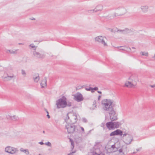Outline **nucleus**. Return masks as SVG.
<instances>
[{"mask_svg":"<svg viewBox=\"0 0 155 155\" xmlns=\"http://www.w3.org/2000/svg\"><path fill=\"white\" fill-rule=\"evenodd\" d=\"M101 105L103 109L106 111H108L109 114L110 118L111 121L117 119V115L114 110V107L115 104L113 100L104 99L101 101Z\"/></svg>","mask_w":155,"mask_h":155,"instance_id":"1","label":"nucleus"},{"mask_svg":"<svg viewBox=\"0 0 155 155\" xmlns=\"http://www.w3.org/2000/svg\"><path fill=\"white\" fill-rule=\"evenodd\" d=\"M56 105L57 108L59 109L64 108L67 106V99L65 97L63 96L61 98L56 101Z\"/></svg>","mask_w":155,"mask_h":155,"instance_id":"2","label":"nucleus"},{"mask_svg":"<svg viewBox=\"0 0 155 155\" xmlns=\"http://www.w3.org/2000/svg\"><path fill=\"white\" fill-rule=\"evenodd\" d=\"M65 128L67 130L68 134L73 133L74 132H77L78 131V127L73 124H68L65 126Z\"/></svg>","mask_w":155,"mask_h":155,"instance_id":"3","label":"nucleus"},{"mask_svg":"<svg viewBox=\"0 0 155 155\" xmlns=\"http://www.w3.org/2000/svg\"><path fill=\"white\" fill-rule=\"evenodd\" d=\"M5 151L8 153L14 154L18 153V149L10 146H8L5 148Z\"/></svg>","mask_w":155,"mask_h":155,"instance_id":"4","label":"nucleus"},{"mask_svg":"<svg viewBox=\"0 0 155 155\" xmlns=\"http://www.w3.org/2000/svg\"><path fill=\"white\" fill-rule=\"evenodd\" d=\"M105 37L99 36L95 38V41L98 42L103 45L104 46H107V44L105 42V39H106Z\"/></svg>","mask_w":155,"mask_h":155,"instance_id":"5","label":"nucleus"},{"mask_svg":"<svg viewBox=\"0 0 155 155\" xmlns=\"http://www.w3.org/2000/svg\"><path fill=\"white\" fill-rule=\"evenodd\" d=\"M128 79L130 80L133 83L136 85L137 82L139 81L138 76L137 74H132L129 78Z\"/></svg>","mask_w":155,"mask_h":155,"instance_id":"6","label":"nucleus"},{"mask_svg":"<svg viewBox=\"0 0 155 155\" xmlns=\"http://www.w3.org/2000/svg\"><path fill=\"white\" fill-rule=\"evenodd\" d=\"M32 54L37 59H42L45 57V54H41L36 51H34Z\"/></svg>","mask_w":155,"mask_h":155,"instance_id":"7","label":"nucleus"},{"mask_svg":"<svg viewBox=\"0 0 155 155\" xmlns=\"http://www.w3.org/2000/svg\"><path fill=\"white\" fill-rule=\"evenodd\" d=\"M115 10L117 11L119 13V15L122 16L125 14L127 12L126 9L123 7H119L116 8L115 9Z\"/></svg>","mask_w":155,"mask_h":155,"instance_id":"8","label":"nucleus"},{"mask_svg":"<svg viewBox=\"0 0 155 155\" xmlns=\"http://www.w3.org/2000/svg\"><path fill=\"white\" fill-rule=\"evenodd\" d=\"M149 7L147 5H141L140 7V9L141 12L143 13L147 12L149 10Z\"/></svg>","mask_w":155,"mask_h":155,"instance_id":"9","label":"nucleus"},{"mask_svg":"<svg viewBox=\"0 0 155 155\" xmlns=\"http://www.w3.org/2000/svg\"><path fill=\"white\" fill-rule=\"evenodd\" d=\"M123 135V132L120 130L117 129L116 130L112 132L110 135V136H113L115 135H120L122 136Z\"/></svg>","mask_w":155,"mask_h":155,"instance_id":"10","label":"nucleus"},{"mask_svg":"<svg viewBox=\"0 0 155 155\" xmlns=\"http://www.w3.org/2000/svg\"><path fill=\"white\" fill-rule=\"evenodd\" d=\"M124 142L127 144H130L131 142L133 140L132 137L130 135H128V136L124 139Z\"/></svg>","mask_w":155,"mask_h":155,"instance_id":"11","label":"nucleus"},{"mask_svg":"<svg viewBox=\"0 0 155 155\" xmlns=\"http://www.w3.org/2000/svg\"><path fill=\"white\" fill-rule=\"evenodd\" d=\"M75 99L78 102H80L83 100L84 98L82 95L80 93H78L74 96Z\"/></svg>","mask_w":155,"mask_h":155,"instance_id":"12","label":"nucleus"},{"mask_svg":"<svg viewBox=\"0 0 155 155\" xmlns=\"http://www.w3.org/2000/svg\"><path fill=\"white\" fill-rule=\"evenodd\" d=\"M136 85L133 83V82H132L131 81H128L125 83L124 86L126 87L129 88H131L133 87H134Z\"/></svg>","mask_w":155,"mask_h":155,"instance_id":"13","label":"nucleus"},{"mask_svg":"<svg viewBox=\"0 0 155 155\" xmlns=\"http://www.w3.org/2000/svg\"><path fill=\"white\" fill-rule=\"evenodd\" d=\"M13 75L10 76L8 75L5 76V75H4L3 76H2V78L3 79V80L4 81H7L10 80L12 78H13Z\"/></svg>","mask_w":155,"mask_h":155,"instance_id":"14","label":"nucleus"},{"mask_svg":"<svg viewBox=\"0 0 155 155\" xmlns=\"http://www.w3.org/2000/svg\"><path fill=\"white\" fill-rule=\"evenodd\" d=\"M103 6L102 5L99 4L97 5L95 8V12H97L98 11H101L103 10Z\"/></svg>","mask_w":155,"mask_h":155,"instance_id":"15","label":"nucleus"},{"mask_svg":"<svg viewBox=\"0 0 155 155\" xmlns=\"http://www.w3.org/2000/svg\"><path fill=\"white\" fill-rule=\"evenodd\" d=\"M6 117L8 119H11L12 120L15 121H17L19 119L18 117L15 115L11 116L8 115L6 116Z\"/></svg>","mask_w":155,"mask_h":155,"instance_id":"16","label":"nucleus"},{"mask_svg":"<svg viewBox=\"0 0 155 155\" xmlns=\"http://www.w3.org/2000/svg\"><path fill=\"white\" fill-rule=\"evenodd\" d=\"M104 19L107 21H111L113 20V16L112 15H108L107 16L104 17Z\"/></svg>","mask_w":155,"mask_h":155,"instance_id":"17","label":"nucleus"},{"mask_svg":"<svg viewBox=\"0 0 155 155\" xmlns=\"http://www.w3.org/2000/svg\"><path fill=\"white\" fill-rule=\"evenodd\" d=\"M106 125L109 130H111L114 128L113 122H109L106 123Z\"/></svg>","mask_w":155,"mask_h":155,"instance_id":"18","label":"nucleus"},{"mask_svg":"<svg viewBox=\"0 0 155 155\" xmlns=\"http://www.w3.org/2000/svg\"><path fill=\"white\" fill-rule=\"evenodd\" d=\"M77 116L76 114H73L72 115L71 119L70 120V122L74 124L77 122Z\"/></svg>","mask_w":155,"mask_h":155,"instance_id":"19","label":"nucleus"},{"mask_svg":"<svg viewBox=\"0 0 155 155\" xmlns=\"http://www.w3.org/2000/svg\"><path fill=\"white\" fill-rule=\"evenodd\" d=\"M41 85L42 88L44 87L47 85V80L46 79H44L42 81L41 83Z\"/></svg>","mask_w":155,"mask_h":155,"instance_id":"20","label":"nucleus"},{"mask_svg":"<svg viewBox=\"0 0 155 155\" xmlns=\"http://www.w3.org/2000/svg\"><path fill=\"white\" fill-rule=\"evenodd\" d=\"M20 151L21 152L25 153L27 155L29 154V152L28 150V149H25L24 148H21L20 149Z\"/></svg>","mask_w":155,"mask_h":155,"instance_id":"21","label":"nucleus"},{"mask_svg":"<svg viewBox=\"0 0 155 155\" xmlns=\"http://www.w3.org/2000/svg\"><path fill=\"white\" fill-rule=\"evenodd\" d=\"M114 128H117L119 127L121 125V124L119 122H113Z\"/></svg>","mask_w":155,"mask_h":155,"instance_id":"22","label":"nucleus"},{"mask_svg":"<svg viewBox=\"0 0 155 155\" xmlns=\"http://www.w3.org/2000/svg\"><path fill=\"white\" fill-rule=\"evenodd\" d=\"M18 50H16L15 51L11 50H8L6 51V52L7 53H10L12 54H15L16 53V51Z\"/></svg>","mask_w":155,"mask_h":155,"instance_id":"23","label":"nucleus"},{"mask_svg":"<svg viewBox=\"0 0 155 155\" xmlns=\"http://www.w3.org/2000/svg\"><path fill=\"white\" fill-rule=\"evenodd\" d=\"M69 119H70L69 117V116L68 115V114L66 115V118L65 119V120L66 123H68L69 124L71 123V122H70V120L69 121H68V120Z\"/></svg>","mask_w":155,"mask_h":155,"instance_id":"24","label":"nucleus"},{"mask_svg":"<svg viewBox=\"0 0 155 155\" xmlns=\"http://www.w3.org/2000/svg\"><path fill=\"white\" fill-rule=\"evenodd\" d=\"M70 141L71 142V150H72L74 147V143L73 140H72L71 139H70Z\"/></svg>","mask_w":155,"mask_h":155,"instance_id":"25","label":"nucleus"},{"mask_svg":"<svg viewBox=\"0 0 155 155\" xmlns=\"http://www.w3.org/2000/svg\"><path fill=\"white\" fill-rule=\"evenodd\" d=\"M29 47H31V48H34V51H36V48L37 47V46H35L33 44H31L29 45Z\"/></svg>","mask_w":155,"mask_h":155,"instance_id":"26","label":"nucleus"},{"mask_svg":"<svg viewBox=\"0 0 155 155\" xmlns=\"http://www.w3.org/2000/svg\"><path fill=\"white\" fill-rule=\"evenodd\" d=\"M39 77L38 75L35 78H34V80L35 82H38L39 80Z\"/></svg>","mask_w":155,"mask_h":155,"instance_id":"27","label":"nucleus"},{"mask_svg":"<svg viewBox=\"0 0 155 155\" xmlns=\"http://www.w3.org/2000/svg\"><path fill=\"white\" fill-rule=\"evenodd\" d=\"M95 9L90 10L87 11V12L89 14L93 13L95 12Z\"/></svg>","mask_w":155,"mask_h":155,"instance_id":"28","label":"nucleus"},{"mask_svg":"<svg viewBox=\"0 0 155 155\" xmlns=\"http://www.w3.org/2000/svg\"><path fill=\"white\" fill-rule=\"evenodd\" d=\"M112 16H113V18H114V17L118 16H120L119 15V13H117L115 12L114 13V15H112Z\"/></svg>","mask_w":155,"mask_h":155,"instance_id":"29","label":"nucleus"},{"mask_svg":"<svg viewBox=\"0 0 155 155\" xmlns=\"http://www.w3.org/2000/svg\"><path fill=\"white\" fill-rule=\"evenodd\" d=\"M127 29H126V30H118V31H120V32H122V33H124V34H125V33H127Z\"/></svg>","mask_w":155,"mask_h":155,"instance_id":"30","label":"nucleus"},{"mask_svg":"<svg viewBox=\"0 0 155 155\" xmlns=\"http://www.w3.org/2000/svg\"><path fill=\"white\" fill-rule=\"evenodd\" d=\"M97 151V153H98V152H100V155H101V151H100V150L99 149H97L95 151H93V152H92L91 153H92V154H90V155H93V152H95V151ZM101 155H105L104 154H102Z\"/></svg>","mask_w":155,"mask_h":155,"instance_id":"31","label":"nucleus"},{"mask_svg":"<svg viewBox=\"0 0 155 155\" xmlns=\"http://www.w3.org/2000/svg\"><path fill=\"white\" fill-rule=\"evenodd\" d=\"M141 53L142 55H144L146 56H148V53L147 52H141Z\"/></svg>","mask_w":155,"mask_h":155,"instance_id":"32","label":"nucleus"},{"mask_svg":"<svg viewBox=\"0 0 155 155\" xmlns=\"http://www.w3.org/2000/svg\"><path fill=\"white\" fill-rule=\"evenodd\" d=\"M124 151V149L122 147L119 150H118V153H124L123 151Z\"/></svg>","mask_w":155,"mask_h":155,"instance_id":"33","label":"nucleus"},{"mask_svg":"<svg viewBox=\"0 0 155 155\" xmlns=\"http://www.w3.org/2000/svg\"><path fill=\"white\" fill-rule=\"evenodd\" d=\"M21 73L25 77L26 74L25 71L24 70H21Z\"/></svg>","mask_w":155,"mask_h":155,"instance_id":"34","label":"nucleus"},{"mask_svg":"<svg viewBox=\"0 0 155 155\" xmlns=\"http://www.w3.org/2000/svg\"><path fill=\"white\" fill-rule=\"evenodd\" d=\"M45 144L48 146L51 147V143L49 142H47L45 143Z\"/></svg>","mask_w":155,"mask_h":155,"instance_id":"35","label":"nucleus"},{"mask_svg":"<svg viewBox=\"0 0 155 155\" xmlns=\"http://www.w3.org/2000/svg\"><path fill=\"white\" fill-rule=\"evenodd\" d=\"M93 155H101L100 152H99L98 153H97V152L96 151L95 152H93Z\"/></svg>","mask_w":155,"mask_h":155,"instance_id":"36","label":"nucleus"},{"mask_svg":"<svg viewBox=\"0 0 155 155\" xmlns=\"http://www.w3.org/2000/svg\"><path fill=\"white\" fill-rule=\"evenodd\" d=\"M122 47H121V46H120V47H117L116 48H118L119 49V51H120V50H125V49L124 48H122Z\"/></svg>","mask_w":155,"mask_h":155,"instance_id":"37","label":"nucleus"},{"mask_svg":"<svg viewBox=\"0 0 155 155\" xmlns=\"http://www.w3.org/2000/svg\"><path fill=\"white\" fill-rule=\"evenodd\" d=\"M72 103L71 102H67V106L68 107H70L71 106Z\"/></svg>","mask_w":155,"mask_h":155,"instance_id":"38","label":"nucleus"},{"mask_svg":"<svg viewBox=\"0 0 155 155\" xmlns=\"http://www.w3.org/2000/svg\"><path fill=\"white\" fill-rule=\"evenodd\" d=\"M82 121L84 123H86L87 122V120L85 118H83L82 119Z\"/></svg>","mask_w":155,"mask_h":155,"instance_id":"39","label":"nucleus"},{"mask_svg":"<svg viewBox=\"0 0 155 155\" xmlns=\"http://www.w3.org/2000/svg\"><path fill=\"white\" fill-rule=\"evenodd\" d=\"M92 89V87H90L89 88H85V90L87 91H90Z\"/></svg>","mask_w":155,"mask_h":155,"instance_id":"40","label":"nucleus"},{"mask_svg":"<svg viewBox=\"0 0 155 155\" xmlns=\"http://www.w3.org/2000/svg\"><path fill=\"white\" fill-rule=\"evenodd\" d=\"M3 134L4 135H6V136H8L9 133L8 132H6V133L4 132L3 133Z\"/></svg>","mask_w":155,"mask_h":155,"instance_id":"41","label":"nucleus"},{"mask_svg":"<svg viewBox=\"0 0 155 155\" xmlns=\"http://www.w3.org/2000/svg\"><path fill=\"white\" fill-rule=\"evenodd\" d=\"M92 89H93L94 90L97 91L98 90V88L97 87H95L94 88H92Z\"/></svg>","mask_w":155,"mask_h":155,"instance_id":"42","label":"nucleus"},{"mask_svg":"<svg viewBox=\"0 0 155 155\" xmlns=\"http://www.w3.org/2000/svg\"><path fill=\"white\" fill-rule=\"evenodd\" d=\"M117 155H125L124 153H118Z\"/></svg>","mask_w":155,"mask_h":155,"instance_id":"43","label":"nucleus"},{"mask_svg":"<svg viewBox=\"0 0 155 155\" xmlns=\"http://www.w3.org/2000/svg\"><path fill=\"white\" fill-rule=\"evenodd\" d=\"M75 152V151L72 152L70 153L69 154H68V155H73L72 154L74 153Z\"/></svg>","mask_w":155,"mask_h":155,"instance_id":"44","label":"nucleus"},{"mask_svg":"<svg viewBox=\"0 0 155 155\" xmlns=\"http://www.w3.org/2000/svg\"><path fill=\"white\" fill-rule=\"evenodd\" d=\"M150 86L152 88L154 87H155V85H150Z\"/></svg>","mask_w":155,"mask_h":155,"instance_id":"45","label":"nucleus"},{"mask_svg":"<svg viewBox=\"0 0 155 155\" xmlns=\"http://www.w3.org/2000/svg\"><path fill=\"white\" fill-rule=\"evenodd\" d=\"M128 134H123V137H124L126 136H128Z\"/></svg>","mask_w":155,"mask_h":155,"instance_id":"46","label":"nucleus"},{"mask_svg":"<svg viewBox=\"0 0 155 155\" xmlns=\"http://www.w3.org/2000/svg\"><path fill=\"white\" fill-rule=\"evenodd\" d=\"M111 148H112L113 149H114L115 147V146L114 145H113L111 146Z\"/></svg>","mask_w":155,"mask_h":155,"instance_id":"47","label":"nucleus"},{"mask_svg":"<svg viewBox=\"0 0 155 155\" xmlns=\"http://www.w3.org/2000/svg\"><path fill=\"white\" fill-rule=\"evenodd\" d=\"M141 148L140 147L139 149H137L136 150H137V151H140V150L141 149Z\"/></svg>","mask_w":155,"mask_h":155,"instance_id":"48","label":"nucleus"},{"mask_svg":"<svg viewBox=\"0 0 155 155\" xmlns=\"http://www.w3.org/2000/svg\"><path fill=\"white\" fill-rule=\"evenodd\" d=\"M39 143L41 145L44 144V143L42 142H40Z\"/></svg>","mask_w":155,"mask_h":155,"instance_id":"49","label":"nucleus"},{"mask_svg":"<svg viewBox=\"0 0 155 155\" xmlns=\"http://www.w3.org/2000/svg\"><path fill=\"white\" fill-rule=\"evenodd\" d=\"M80 128H81V130L83 131H84V128L83 127H81Z\"/></svg>","mask_w":155,"mask_h":155,"instance_id":"50","label":"nucleus"},{"mask_svg":"<svg viewBox=\"0 0 155 155\" xmlns=\"http://www.w3.org/2000/svg\"><path fill=\"white\" fill-rule=\"evenodd\" d=\"M91 91V92H92V93H93V92H94V90L93 89H91V90L90 91Z\"/></svg>","mask_w":155,"mask_h":155,"instance_id":"51","label":"nucleus"},{"mask_svg":"<svg viewBox=\"0 0 155 155\" xmlns=\"http://www.w3.org/2000/svg\"><path fill=\"white\" fill-rule=\"evenodd\" d=\"M47 117L48 118H50V115L48 114L47 115Z\"/></svg>","mask_w":155,"mask_h":155,"instance_id":"52","label":"nucleus"},{"mask_svg":"<svg viewBox=\"0 0 155 155\" xmlns=\"http://www.w3.org/2000/svg\"><path fill=\"white\" fill-rule=\"evenodd\" d=\"M152 58L155 60V54L152 57Z\"/></svg>","mask_w":155,"mask_h":155,"instance_id":"53","label":"nucleus"},{"mask_svg":"<svg viewBox=\"0 0 155 155\" xmlns=\"http://www.w3.org/2000/svg\"><path fill=\"white\" fill-rule=\"evenodd\" d=\"M101 97V96H98V100H100Z\"/></svg>","mask_w":155,"mask_h":155,"instance_id":"54","label":"nucleus"},{"mask_svg":"<svg viewBox=\"0 0 155 155\" xmlns=\"http://www.w3.org/2000/svg\"><path fill=\"white\" fill-rule=\"evenodd\" d=\"M97 92L99 94H101V92L100 91H98Z\"/></svg>","mask_w":155,"mask_h":155,"instance_id":"55","label":"nucleus"},{"mask_svg":"<svg viewBox=\"0 0 155 155\" xmlns=\"http://www.w3.org/2000/svg\"><path fill=\"white\" fill-rule=\"evenodd\" d=\"M45 111H46V113L48 114V111H47V110L46 109H45Z\"/></svg>","mask_w":155,"mask_h":155,"instance_id":"56","label":"nucleus"},{"mask_svg":"<svg viewBox=\"0 0 155 155\" xmlns=\"http://www.w3.org/2000/svg\"><path fill=\"white\" fill-rule=\"evenodd\" d=\"M93 105H94L95 107H96V105H95V104H93Z\"/></svg>","mask_w":155,"mask_h":155,"instance_id":"57","label":"nucleus"},{"mask_svg":"<svg viewBox=\"0 0 155 155\" xmlns=\"http://www.w3.org/2000/svg\"><path fill=\"white\" fill-rule=\"evenodd\" d=\"M84 87V85H83V86H82L81 87V88H82V87Z\"/></svg>","mask_w":155,"mask_h":155,"instance_id":"58","label":"nucleus"},{"mask_svg":"<svg viewBox=\"0 0 155 155\" xmlns=\"http://www.w3.org/2000/svg\"><path fill=\"white\" fill-rule=\"evenodd\" d=\"M136 153V152H134L133 153L134 154V153Z\"/></svg>","mask_w":155,"mask_h":155,"instance_id":"59","label":"nucleus"},{"mask_svg":"<svg viewBox=\"0 0 155 155\" xmlns=\"http://www.w3.org/2000/svg\"><path fill=\"white\" fill-rule=\"evenodd\" d=\"M132 49H135V48L134 47H132Z\"/></svg>","mask_w":155,"mask_h":155,"instance_id":"60","label":"nucleus"},{"mask_svg":"<svg viewBox=\"0 0 155 155\" xmlns=\"http://www.w3.org/2000/svg\"><path fill=\"white\" fill-rule=\"evenodd\" d=\"M32 20H35V18H33L32 19Z\"/></svg>","mask_w":155,"mask_h":155,"instance_id":"61","label":"nucleus"},{"mask_svg":"<svg viewBox=\"0 0 155 155\" xmlns=\"http://www.w3.org/2000/svg\"><path fill=\"white\" fill-rule=\"evenodd\" d=\"M43 133H45V131H43Z\"/></svg>","mask_w":155,"mask_h":155,"instance_id":"62","label":"nucleus"},{"mask_svg":"<svg viewBox=\"0 0 155 155\" xmlns=\"http://www.w3.org/2000/svg\"><path fill=\"white\" fill-rule=\"evenodd\" d=\"M127 147H125V149H127Z\"/></svg>","mask_w":155,"mask_h":155,"instance_id":"63","label":"nucleus"},{"mask_svg":"<svg viewBox=\"0 0 155 155\" xmlns=\"http://www.w3.org/2000/svg\"><path fill=\"white\" fill-rule=\"evenodd\" d=\"M19 45H21V44H21V43H19Z\"/></svg>","mask_w":155,"mask_h":155,"instance_id":"64","label":"nucleus"}]
</instances>
